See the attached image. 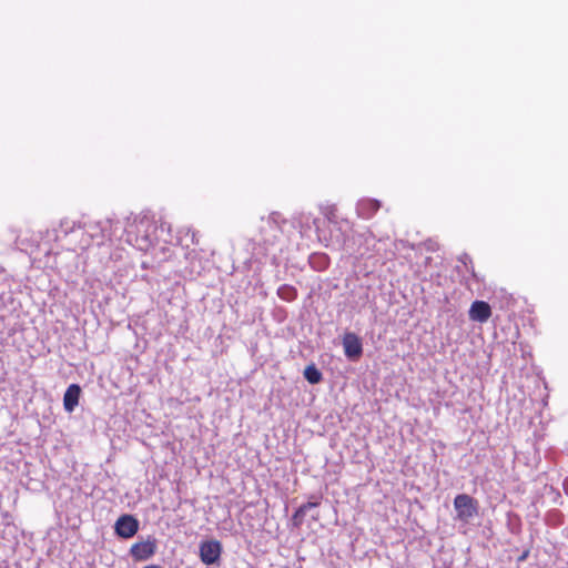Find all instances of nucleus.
<instances>
[{
	"label": "nucleus",
	"mask_w": 568,
	"mask_h": 568,
	"mask_svg": "<svg viewBox=\"0 0 568 568\" xmlns=\"http://www.w3.org/2000/svg\"><path fill=\"white\" fill-rule=\"evenodd\" d=\"M222 544L212 539L202 541L199 547L200 559L205 565H214L220 561L222 555Z\"/></svg>",
	"instance_id": "4"
},
{
	"label": "nucleus",
	"mask_w": 568,
	"mask_h": 568,
	"mask_svg": "<svg viewBox=\"0 0 568 568\" xmlns=\"http://www.w3.org/2000/svg\"><path fill=\"white\" fill-rule=\"evenodd\" d=\"M156 550L155 539H148L132 545L130 549L131 556L139 561L148 560Z\"/></svg>",
	"instance_id": "7"
},
{
	"label": "nucleus",
	"mask_w": 568,
	"mask_h": 568,
	"mask_svg": "<svg viewBox=\"0 0 568 568\" xmlns=\"http://www.w3.org/2000/svg\"><path fill=\"white\" fill-rule=\"evenodd\" d=\"M456 519L468 524L478 514V503L467 494H459L454 499Z\"/></svg>",
	"instance_id": "3"
},
{
	"label": "nucleus",
	"mask_w": 568,
	"mask_h": 568,
	"mask_svg": "<svg viewBox=\"0 0 568 568\" xmlns=\"http://www.w3.org/2000/svg\"><path fill=\"white\" fill-rule=\"evenodd\" d=\"M191 236H192V243H196V242H195V233H194V232H192V235H191Z\"/></svg>",
	"instance_id": "18"
},
{
	"label": "nucleus",
	"mask_w": 568,
	"mask_h": 568,
	"mask_svg": "<svg viewBox=\"0 0 568 568\" xmlns=\"http://www.w3.org/2000/svg\"><path fill=\"white\" fill-rule=\"evenodd\" d=\"M465 260H463V263L466 264V260H469V256L468 255H465L464 256Z\"/></svg>",
	"instance_id": "19"
},
{
	"label": "nucleus",
	"mask_w": 568,
	"mask_h": 568,
	"mask_svg": "<svg viewBox=\"0 0 568 568\" xmlns=\"http://www.w3.org/2000/svg\"><path fill=\"white\" fill-rule=\"evenodd\" d=\"M277 295L281 300L291 302L296 298L297 291L295 287L285 284L278 287Z\"/></svg>",
	"instance_id": "12"
},
{
	"label": "nucleus",
	"mask_w": 568,
	"mask_h": 568,
	"mask_svg": "<svg viewBox=\"0 0 568 568\" xmlns=\"http://www.w3.org/2000/svg\"><path fill=\"white\" fill-rule=\"evenodd\" d=\"M89 245H90V241L89 240L83 241L82 244H81L82 248H84V247H87Z\"/></svg>",
	"instance_id": "17"
},
{
	"label": "nucleus",
	"mask_w": 568,
	"mask_h": 568,
	"mask_svg": "<svg viewBox=\"0 0 568 568\" xmlns=\"http://www.w3.org/2000/svg\"><path fill=\"white\" fill-rule=\"evenodd\" d=\"M379 209V202L372 199L361 200L356 205L358 216L371 219Z\"/></svg>",
	"instance_id": "10"
},
{
	"label": "nucleus",
	"mask_w": 568,
	"mask_h": 568,
	"mask_svg": "<svg viewBox=\"0 0 568 568\" xmlns=\"http://www.w3.org/2000/svg\"><path fill=\"white\" fill-rule=\"evenodd\" d=\"M77 229V223L74 221H71L69 219H63L60 222L59 231L63 233L64 235H68L71 232H74Z\"/></svg>",
	"instance_id": "14"
},
{
	"label": "nucleus",
	"mask_w": 568,
	"mask_h": 568,
	"mask_svg": "<svg viewBox=\"0 0 568 568\" xmlns=\"http://www.w3.org/2000/svg\"><path fill=\"white\" fill-rule=\"evenodd\" d=\"M285 220L281 216L280 213L277 212H273L268 215L267 217V224L270 225V227L276 232H280L281 231V225L282 223H284Z\"/></svg>",
	"instance_id": "13"
},
{
	"label": "nucleus",
	"mask_w": 568,
	"mask_h": 568,
	"mask_svg": "<svg viewBox=\"0 0 568 568\" xmlns=\"http://www.w3.org/2000/svg\"><path fill=\"white\" fill-rule=\"evenodd\" d=\"M81 388L78 384H71L63 396V406L68 413H72L79 404Z\"/></svg>",
	"instance_id": "9"
},
{
	"label": "nucleus",
	"mask_w": 568,
	"mask_h": 568,
	"mask_svg": "<svg viewBox=\"0 0 568 568\" xmlns=\"http://www.w3.org/2000/svg\"><path fill=\"white\" fill-rule=\"evenodd\" d=\"M320 260H323V264H325V257L324 256H318Z\"/></svg>",
	"instance_id": "20"
},
{
	"label": "nucleus",
	"mask_w": 568,
	"mask_h": 568,
	"mask_svg": "<svg viewBox=\"0 0 568 568\" xmlns=\"http://www.w3.org/2000/svg\"><path fill=\"white\" fill-rule=\"evenodd\" d=\"M304 517H305V515L298 514V508H297L293 515V520H294L295 526H300L302 524Z\"/></svg>",
	"instance_id": "16"
},
{
	"label": "nucleus",
	"mask_w": 568,
	"mask_h": 568,
	"mask_svg": "<svg viewBox=\"0 0 568 568\" xmlns=\"http://www.w3.org/2000/svg\"><path fill=\"white\" fill-rule=\"evenodd\" d=\"M114 529L116 535L128 539L138 532L139 521L131 515H122L115 521Z\"/></svg>",
	"instance_id": "5"
},
{
	"label": "nucleus",
	"mask_w": 568,
	"mask_h": 568,
	"mask_svg": "<svg viewBox=\"0 0 568 568\" xmlns=\"http://www.w3.org/2000/svg\"><path fill=\"white\" fill-rule=\"evenodd\" d=\"M304 377L310 384H318L323 375L315 365H308L304 369Z\"/></svg>",
	"instance_id": "11"
},
{
	"label": "nucleus",
	"mask_w": 568,
	"mask_h": 568,
	"mask_svg": "<svg viewBox=\"0 0 568 568\" xmlns=\"http://www.w3.org/2000/svg\"><path fill=\"white\" fill-rule=\"evenodd\" d=\"M469 318L474 322L485 323L491 316V308L484 301H475L468 311Z\"/></svg>",
	"instance_id": "8"
},
{
	"label": "nucleus",
	"mask_w": 568,
	"mask_h": 568,
	"mask_svg": "<svg viewBox=\"0 0 568 568\" xmlns=\"http://www.w3.org/2000/svg\"><path fill=\"white\" fill-rule=\"evenodd\" d=\"M317 506H318V501H307L298 507V514L306 515L310 509L315 508Z\"/></svg>",
	"instance_id": "15"
},
{
	"label": "nucleus",
	"mask_w": 568,
	"mask_h": 568,
	"mask_svg": "<svg viewBox=\"0 0 568 568\" xmlns=\"http://www.w3.org/2000/svg\"><path fill=\"white\" fill-rule=\"evenodd\" d=\"M164 224L158 223L146 215L135 216L125 226L126 242L140 251L148 252L159 239V232H164Z\"/></svg>",
	"instance_id": "1"
},
{
	"label": "nucleus",
	"mask_w": 568,
	"mask_h": 568,
	"mask_svg": "<svg viewBox=\"0 0 568 568\" xmlns=\"http://www.w3.org/2000/svg\"><path fill=\"white\" fill-rule=\"evenodd\" d=\"M119 222H113L110 219L88 222L84 224L85 234L100 245L105 240H111L116 235L115 230Z\"/></svg>",
	"instance_id": "2"
},
{
	"label": "nucleus",
	"mask_w": 568,
	"mask_h": 568,
	"mask_svg": "<svg viewBox=\"0 0 568 568\" xmlns=\"http://www.w3.org/2000/svg\"><path fill=\"white\" fill-rule=\"evenodd\" d=\"M343 347L345 356L348 359L355 361L362 356L363 345L361 339L354 333H347L343 337Z\"/></svg>",
	"instance_id": "6"
}]
</instances>
